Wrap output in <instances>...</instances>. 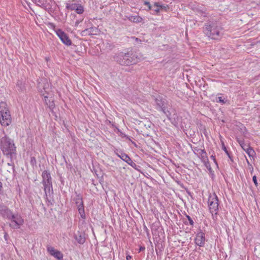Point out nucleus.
Masks as SVG:
<instances>
[{
    "mask_svg": "<svg viewBox=\"0 0 260 260\" xmlns=\"http://www.w3.org/2000/svg\"><path fill=\"white\" fill-rule=\"evenodd\" d=\"M203 32L207 37L213 40H219L223 35L222 27L216 21L206 23L203 27Z\"/></svg>",
    "mask_w": 260,
    "mask_h": 260,
    "instance_id": "1",
    "label": "nucleus"
},
{
    "mask_svg": "<svg viewBox=\"0 0 260 260\" xmlns=\"http://www.w3.org/2000/svg\"><path fill=\"white\" fill-rule=\"evenodd\" d=\"M12 122L10 112L5 102H0V123L3 126L9 125Z\"/></svg>",
    "mask_w": 260,
    "mask_h": 260,
    "instance_id": "2",
    "label": "nucleus"
},
{
    "mask_svg": "<svg viewBox=\"0 0 260 260\" xmlns=\"http://www.w3.org/2000/svg\"><path fill=\"white\" fill-rule=\"evenodd\" d=\"M0 146L3 153L7 155L14 153L16 150L13 141L6 136L0 139Z\"/></svg>",
    "mask_w": 260,
    "mask_h": 260,
    "instance_id": "3",
    "label": "nucleus"
},
{
    "mask_svg": "<svg viewBox=\"0 0 260 260\" xmlns=\"http://www.w3.org/2000/svg\"><path fill=\"white\" fill-rule=\"evenodd\" d=\"M208 206L210 213L212 214L213 218L216 216L219 210V201L217 195L214 193L210 194L208 199Z\"/></svg>",
    "mask_w": 260,
    "mask_h": 260,
    "instance_id": "4",
    "label": "nucleus"
},
{
    "mask_svg": "<svg viewBox=\"0 0 260 260\" xmlns=\"http://www.w3.org/2000/svg\"><path fill=\"white\" fill-rule=\"evenodd\" d=\"M43 184L44 185V189L46 196L50 195L53 191L51 177L50 173L44 171L42 173Z\"/></svg>",
    "mask_w": 260,
    "mask_h": 260,
    "instance_id": "5",
    "label": "nucleus"
},
{
    "mask_svg": "<svg viewBox=\"0 0 260 260\" xmlns=\"http://www.w3.org/2000/svg\"><path fill=\"white\" fill-rule=\"evenodd\" d=\"M8 219L12 221V224L10 225L15 229L20 228L24 223V220L20 215L18 214H13L12 212V216Z\"/></svg>",
    "mask_w": 260,
    "mask_h": 260,
    "instance_id": "6",
    "label": "nucleus"
},
{
    "mask_svg": "<svg viewBox=\"0 0 260 260\" xmlns=\"http://www.w3.org/2000/svg\"><path fill=\"white\" fill-rule=\"evenodd\" d=\"M205 235L200 231L197 233L195 238L196 244L200 247H203L205 242Z\"/></svg>",
    "mask_w": 260,
    "mask_h": 260,
    "instance_id": "7",
    "label": "nucleus"
},
{
    "mask_svg": "<svg viewBox=\"0 0 260 260\" xmlns=\"http://www.w3.org/2000/svg\"><path fill=\"white\" fill-rule=\"evenodd\" d=\"M47 249L50 255L53 256L58 260H62L63 254L61 253V252L55 249L54 247L52 246H48Z\"/></svg>",
    "mask_w": 260,
    "mask_h": 260,
    "instance_id": "8",
    "label": "nucleus"
},
{
    "mask_svg": "<svg viewBox=\"0 0 260 260\" xmlns=\"http://www.w3.org/2000/svg\"><path fill=\"white\" fill-rule=\"evenodd\" d=\"M12 212L6 206L0 205V215L4 218L8 219L12 216Z\"/></svg>",
    "mask_w": 260,
    "mask_h": 260,
    "instance_id": "9",
    "label": "nucleus"
},
{
    "mask_svg": "<svg viewBox=\"0 0 260 260\" xmlns=\"http://www.w3.org/2000/svg\"><path fill=\"white\" fill-rule=\"evenodd\" d=\"M128 57V53H124L123 52L118 53L115 57L114 59L119 64L123 65L122 62H126V58Z\"/></svg>",
    "mask_w": 260,
    "mask_h": 260,
    "instance_id": "10",
    "label": "nucleus"
},
{
    "mask_svg": "<svg viewBox=\"0 0 260 260\" xmlns=\"http://www.w3.org/2000/svg\"><path fill=\"white\" fill-rule=\"evenodd\" d=\"M127 60L125 63H123V66H129L133 64H135L137 62L138 59L137 56L134 54H129L128 53V57L126 58Z\"/></svg>",
    "mask_w": 260,
    "mask_h": 260,
    "instance_id": "11",
    "label": "nucleus"
},
{
    "mask_svg": "<svg viewBox=\"0 0 260 260\" xmlns=\"http://www.w3.org/2000/svg\"><path fill=\"white\" fill-rule=\"evenodd\" d=\"M120 158L129 165L132 167L134 168L136 166V164L133 162L131 158L125 153L123 152H120Z\"/></svg>",
    "mask_w": 260,
    "mask_h": 260,
    "instance_id": "12",
    "label": "nucleus"
},
{
    "mask_svg": "<svg viewBox=\"0 0 260 260\" xmlns=\"http://www.w3.org/2000/svg\"><path fill=\"white\" fill-rule=\"evenodd\" d=\"M80 205H78V212L81 216V218L84 219L86 218V215L84 209L83 202L80 201Z\"/></svg>",
    "mask_w": 260,
    "mask_h": 260,
    "instance_id": "13",
    "label": "nucleus"
},
{
    "mask_svg": "<svg viewBox=\"0 0 260 260\" xmlns=\"http://www.w3.org/2000/svg\"><path fill=\"white\" fill-rule=\"evenodd\" d=\"M214 101L216 103H220L222 105L226 104L228 102L227 99L223 98L221 94H218L217 96L215 98Z\"/></svg>",
    "mask_w": 260,
    "mask_h": 260,
    "instance_id": "14",
    "label": "nucleus"
},
{
    "mask_svg": "<svg viewBox=\"0 0 260 260\" xmlns=\"http://www.w3.org/2000/svg\"><path fill=\"white\" fill-rule=\"evenodd\" d=\"M86 34L89 35H96L99 32V30L96 27H91L84 30Z\"/></svg>",
    "mask_w": 260,
    "mask_h": 260,
    "instance_id": "15",
    "label": "nucleus"
},
{
    "mask_svg": "<svg viewBox=\"0 0 260 260\" xmlns=\"http://www.w3.org/2000/svg\"><path fill=\"white\" fill-rule=\"evenodd\" d=\"M62 43L66 45L67 46H71L72 44V41L69 38L68 35L67 34H65L60 39Z\"/></svg>",
    "mask_w": 260,
    "mask_h": 260,
    "instance_id": "16",
    "label": "nucleus"
},
{
    "mask_svg": "<svg viewBox=\"0 0 260 260\" xmlns=\"http://www.w3.org/2000/svg\"><path fill=\"white\" fill-rule=\"evenodd\" d=\"M53 30L55 31L56 35L58 37V38L60 39L66 34L64 31H63L61 29L59 28H56L55 25L53 24H52Z\"/></svg>",
    "mask_w": 260,
    "mask_h": 260,
    "instance_id": "17",
    "label": "nucleus"
},
{
    "mask_svg": "<svg viewBox=\"0 0 260 260\" xmlns=\"http://www.w3.org/2000/svg\"><path fill=\"white\" fill-rule=\"evenodd\" d=\"M127 19L132 22L136 23L141 22L142 20V18L139 16H129Z\"/></svg>",
    "mask_w": 260,
    "mask_h": 260,
    "instance_id": "18",
    "label": "nucleus"
},
{
    "mask_svg": "<svg viewBox=\"0 0 260 260\" xmlns=\"http://www.w3.org/2000/svg\"><path fill=\"white\" fill-rule=\"evenodd\" d=\"M194 9L199 14L201 15V16H203V17L206 16V14H205L206 9H205V8H204L203 7H197V8L195 7Z\"/></svg>",
    "mask_w": 260,
    "mask_h": 260,
    "instance_id": "19",
    "label": "nucleus"
},
{
    "mask_svg": "<svg viewBox=\"0 0 260 260\" xmlns=\"http://www.w3.org/2000/svg\"><path fill=\"white\" fill-rule=\"evenodd\" d=\"M75 238L79 244H83L85 241V238L80 233L76 235Z\"/></svg>",
    "mask_w": 260,
    "mask_h": 260,
    "instance_id": "20",
    "label": "nucleus"
},
{
    "mask_svg": "<svg viewBox=\"0 0 260 260\" xmlns=\"http://www.w3.org/2000/svg\"><path fill=\"white\" fill-rule=\"evenodd\" d=\"M160 4L159 3H155L153 6V10H154L156 13H158L160 11Z\"/></svg>",
    "mask_w": 260,
    "mask_h": 260,
    "instance_id": "21",
    "label": "nucleus"
},
{
    "mask_svg": "<svg viewBox=\"0 0 260 260\" xmlns=\"http://www.w3.org/2000/svg\"><path fill=\"white\" fill-rule=\"evenodd\" d=\"M84 10L83 6H82L81 5H79L77 8H76V12L79 14H81L83 13Z\"/></svg>",
    "mask_w": 260,
    "mask_h": 260,
    "instance_id": "22",
    "label": "nucleus"
},
{
    "mask_svg": "<svg viewBox=\"0 0 260 260\" xmlns=\"http://www.w3.org/2000/svg\"><path fill=\"white\" fill-rule=\"evenodd\" d=\"M78 4H72L70 5L67 6V8L70 9L71 10H76V8H77V6H78Z\"/></svg>",
    "mask_w": 260,
    "mask_h": 260,
    "instance_id": "23",
    "label": "nucleus"
},
{
    "mask_svg": "<svg viewBox=\"0 0 260 260\" xmlns=\"http://www.w3.org/2000/svg\"><path fill=\"white\" fill-rule=\"evenodd\" d=\"M247 154L249 155V157H253L254 156L255 153L253 149L252 148H251L249 150H247Z\"/></svg>",
    "mask_w": 260,
    "mask_h": 260,
    "instance_id": "24",
    "label": "nucleus"
},
{
    "mask_svg": "<svg viewBox=\"0 0 260 260\" xmlns=\"http://www.w3.org/2000/svg\"><path fill=\"white\" fill-rule=\"evenodd\" d=\"M81 201V202H83L82 201V198L80 196H78L76 200V204L77 206H78V205H80V201Z\"/></svg>",
    "mask_w": 260,
    "mask_h": 260,
    "instance_id": "25",
    "label": "nucleus"
},
{
    "mask_svg": "<svg viewBox=\"0 0 260 260\" xmlns=\"http://www.w3.org/2000/svg\"><path fill=\"white\" fill-rule=\"evenodd\" d=\"M200 150V153H201V155H202V157L203 159H204V158H206L207 157V153L206 152H205V151L204 150H203V149H200L199 150Z\"/></svg>",
    "mask_w": 260,
    "mask_h": 260,
    "instance_id": "26",
    "label": "nucleus"
},
{
    "mask_svg": "<svg viewBox=\"0 0 260 260\" xmlns=\"http://www.w3.org/2000/svg\"><path fill=\"white\" fill-rule=\"evenodd\" d=\"M156 104L157 105V106L160 107V108H161L163 106V104H162V102L161 100H159L158 99H156Z\"/></svg>",
    "mask_w": 260,
    "mask_h": 260,
    "instance_id": "27",
    "label": "nucleus"
},
{
    "mask_svg": "<svg viewBox=\"0 0 260 260\" xmlns=\"http://www.w3.org/2000/svg\"><path fill=\"white\" fill-rule=\"evenodd\" d=\"M186 217L189 221L190 225H193L194 224V222L193 221L191 217L189 215H186Z\"/></svg>",
    "mask_w": 260,
    "mask_h": 260,
    "instance_id": "28",
    "label": "nucleus"
},
{
    "mask_svg": "<svg viewBox=\"0 0 260 260\" xmlns=\"http://www.w3.org/2000/svg\"><path fill=\"white\" fill-rule=\"evenodd\" d=\"M120 152H122V151L118 150V149H116L114 151V153L116 154L117 156L120 157Z\"/></svg>",
    "mask_w": 260,
    "mask_h": 260,
    "instance_id": "29",
    "label": "nucleus"
},
{
    "mask_svg": "<svg viewBox=\"0 0 260 260\" xmlns=\"http://www.w3.org/2000/svg\"><path fill=\"white\" fill-rule=\"evenodd\" d=\"M252 180L254 183V184L256 185V186H257V180H256V177L255 176H253V177H252Z\"/></svg>",
    "mask_w": 260,
    "mask_h": 260,
    "instance_id": "30",
    "label": "nucleus"
},
{
    "mask_svg": "<svg viewBox=\"0 0 260 260\" xmlns=\"http://www.w3.org/2000/svg\"><path fill=\"white\" fill-rule=\"evenodd\" d=\"M160 10L162 9V10H164L165 11H167V9H168L167 6H164V5H160Z\"/></svg>",
    "mask_w": 260,
    "mask_h": 260,
    "instance_id": "31",
    "label": "nucleus"
},
{
    "mask_svg": "<svg viewBox=\"0 0 260 260\" xmlns=\"http://www.w3.org/2000/svg\"><path fill=\"white\" fill-rule=\"evenodd\" d=\"M211 158L213 160V161L217 165V163L216 162V158H215V155H212L211 156Z\"/></svg>",
    "mask_w": 260,
    "mask_h": 260,
    "instance_id": "32",
    "label": "nucleus"
},
{
    "mask_svg": "<svg viewBox=\"0 0 260 260\" xmlns=\"http://www.w3.org/2000/svg\"><path fill=\"white\" fill-rule=\"evenodd\" d=\"M251 148L249 146H246L245 148H244L243 150L247 153V150H249Z\"/></svg>",
    "mask_w": 260,
    "mask_h": 260,
    "instance_id": "33",
    "label": "nucleus"
},
{
    "mask_svg": "<svg viewBox=\"0 0 260 260\" xmlns=\"http://www.w3.org/2000/svg\"><path fill=\"white\" fill-rule=\"evenodd\" d=\"M251 148L249 146H246L245 148H244L243 150L247 153V150H249Z\"/></svg>",
    "mask_w": 260,
    "mask_h": 260,
    "instance_id": "34",
    "label": "nucleus"
},
{
    "mask_svg": "<svg viewBox=\"0 0 260 260\" xmlns=\"http://www.w3.org/2000/svg\"><path fill=\"white\" fill-rule=\"evenodd\" d=\"M35 3L39 4H42L41 0H32Z\"/></svg>",
    "mask_w": 260,
    "mask_h": 260,
    "instance_id": "35",
    "label": "nucleus"
},
{
    "mask_svg": "<svg viewBox=\"0 0 260 260\" xmlns=\"http://www.w3.org/2000/svg\"><path fill=\"white\" fill-rule=\"evenodd\" d=\"M44 101H45V102L46 104L47 105H48V103H47V99H48V96H47V95H44Z\"/></svg>",
    "mask_w": 260,
    "mask_h": 260,
    "instance_id": "36",
    "label": "nucleus"
},
{
    "mask_svg": "<svg viewBox=\"0 0 260 260\" xmlns=\"http://www.w3.org/2000/svg\"><path fill=\"white\" fill-rule=\"evenodd\" d=\"M238 142L241 146H242L244 144H245L244 142L242 140H238Z\"/></svg>",
    "mask_w": 260,
    "mask_h": 260,
    "instance_id": "37",
    "label": "nucleus"
},
{
    "mask_svg": "<svg viewBox=\"0 0 260 260\" xmlns=\"http://www.w3.org/2000/svg\"><path fill=\"white\" fill-rule=\"evenodd\" d=\"M132 258V256L129 255H127L126 256V260H130Z\"/></svg>",
    "mask_w": 260,
    "mask_h": 260,
    "instance_id": "38",
    "label": "nucleus"
},
{
    "mask_svg": "<svg viewBox=\"0 0 260 260\" xmlns=\"http://www.w3.org/2000/svg\"><path fill=\"white\" fill-rule=\"evenodd\" d=\"M246 146H249L246 145V144H244L242 146H241V147L243 149L244 148H245Z\"/></svg>",
    "mask_w": 260,
    "mask_h": 260,
    "instance_id": "39",
    "label": "nucleus"
},
{
    "mask_svg": "<svg viewBox=\"0 0 260 260\" xmlns=\"http://www.w3.org/2000/svg\"><path fill=\"white\" fill-rule=\"evenodd\" d=\"M145 5L148 7V6L150 5V4L149 3V2H145Z\"/></svg>",
    "mask_w": 260,
    "mask_h": 260,
    "instance_id": "40",
    "label": "nucleus"
},
{
    "mask_svg": "<svg viewBox=\"0 0 260 260\" xmlns=\"http://www.w3.org/2000/svg\"><path fill=\"white\" fill-rule=\"evenodd\" d=\"M148 8H149V9L150 10V9H152L153 10V6H151V5H149L148 6Z\"/></svg>",
    "mask_w": 260,
    "mask_h": 260,
    "instance_id": "41",
    "label": "nucleus"
},
{
    "mask_svg": "<svg viewBox=\"0 0 260 260\" xmlns=\"http://www.w3.org/2000/svg\"><path fill=\"white\" fill-rule=\"evenodd\" d=\"M2 182H0V192L2 191Z\"/></svg>",
    "mask_w": 260,
    "mask_h": 260,
    "instance_id": "42",
    "label": "nucleus"
},
{
    "mask_svg": "<svg viewBox=\"0 0 260 260\" xmlns=\"http://www.w3.org/2000/svg\"><path fill=\"white\" fill-rule=\"evenodd\" d=\"M224 151H225V152H226L227 154H228V151H227V150H226V148H225V147H224Z\"/></svg>",
    "mask_w": 260,
    "mask_h": 260,
    "instance_id": "43",
    "label": "nucleus"
},
{
    "mask_svg": "<svg viewBox=\"0 0 260 260\" xmlns=\"http://www.w3.org/2000/svg\"><path fill=\"white\" fill-rule=\"evenodd\" d=\"M247 163H248V164H249V161H248V160H247Z\"/></svg>",
    "mask_w": 260,
    "mask_h": 260,
    "instance_id": "44",
    "label": "nucleus"
}]
</instances>
